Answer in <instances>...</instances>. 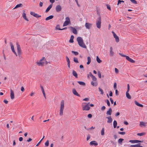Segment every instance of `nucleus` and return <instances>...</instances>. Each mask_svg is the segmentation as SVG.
I'll use <instances>...</instances> for the list:
<instances>
[{
    "label": "nucleus",
    "mask_w": 147,
    "mask_h": 147,
    "mask_svg": "<svg viewBox=\"0 0 147 147\" xmlns=\"http://www.w3.org/2000/svg\"><path fill=\"white\" fill-rule=\"evenodd\" d=\"M109 95L110 96H113V93L111 91H110Z\"/></svg>",
    "instance_id": "052dcab7"
},
{
    "label": "nucleus",
    "mask_w": 147,
    "mask_h": 147,
    "mask_svg": "<svg viewBox=\"0 0 147 147\" xmlns=\"http://www.w3.org/2000/svg\"><path fill=\"white\" fill-rule=\"evenodd\" d=\"M129 92L128 91H126V96L127 98L129 99H130L131 98V96L129 94Z\"/></svg>",
    "instance_id": "a878e982"
},
{
    "label": "nucleus",
    "mask_w": 147,
    "mask_h": 147,
    "mask_svg": "<svg viewBox=\"0 0 147 147\" xmlns=\"http://www.w3.org/2000/svg\"><path fill=\"white\" fill-rule=\"evenodd\" d=\"M22 5L21 3L18 4L15 7H14L13 8V9H16V8H18V7H21Z\"/></svg>",
    "instance_id": "72a5a7b5"
},
{
    "label": "nucleus",
    "mask_w": 147,
    "mask_h": 147,
    "mask_svg": "<svg viewBox=\"0 0 147 147\" xmlns=\"http://www.w3.org/2000/svg\"><path fill=\"white\" fill-rule=\"evenodd\" d=\"M121 2V3H124V2L123 1V0H118V3H117V5H118L119 4V2Z\"/></svg>",
    "instance_id": "3c124183"
},
{
    "label": "nucleus",
    "mask_w": 147,
    "mask_h": 147,
    "mask_svg": "<svg viewBox=\"0 0 147 147\" xmlns=\"http://www.w3.org/2000/svg\"><path fill=\"white\" fill-rule=\"evenodd\" d=\"M120 115V113L119 112H117L115 115V116L117 117L119 116Z\"/></svg>",
    "instance_id": "13d9d810"
},
{
    "label": "nucleus",
    "mask_w": 147,
    "mask_h": 147,
    "mask_svg": "<svg viewBox=\"0 0 147 147\" xmlns=\"http://www.w3.org/2000/svg\"><path fill=\"white\" fill-rule=\"evenodd\" d=\"M107 8L109 10H111V7L109 5H107Z\"/></svg>",
    "instance_id": "774afa93"
},
{
    "label": "nucleus",
    "mask_w": 147,
    "mask_h": 147,
    "mask_svg": "<svg viewBox=\"0 0 147 147\" xmlns=\"http://www.w3.org/2000/svg\"><path fill=\"white\" fill-rule=\"evenodd\" d=\"M110 55L111 56H113L114 55V52H113V49L111 47H110Z\"/></svg>",
    "instance_id": "c85d7f7f"
},
{
    "label": "nucleus",
    "mask_w": 147,
    "mask_h": 147,
    "mask_svg": "<svg viewBox=\"0 0 147 147\" xmlns=\"http://www.w3.org/2000/svg\"><path fill=\"white\" fill-rule=\"evenodd\" d=\"M106 102H107V104L108 106L109 107L110 106V103L109 101V100H107Z\"/></svg>",
    "instance_id": "09e8293b"
},
{
    "label": "nucleus",
    "mask_w": 147,
    "mask_h": 147,
    "mask_svg": "<svg viewBox=\"0 0 147 147\" xmlns=\"http://www.w3.org/2000/svg\"><path fill=\"white\" fill-rule=\"evenodd\" d=\"M140 144H138L136 145H131L130 146V147H143L142 146L140 145Z\"/></svg>",
    "instance_id": "cd10ccee"
},
{
    "label": "nucleus",
    "mask_w": 147,
    "mask_h": 147,
    "mask_svg": "<svg viewBox=\"0 0 147 147\" xmlns=\"http://www.w3.org/2000/svg\"><path fill=\"white\" fill-rule=\"evenodd\" d=\"M71 52L74 53L75 55H78V52L74 51H72Z\"/></svg>",
    "instance_id": "a19ab883"
},
{
    "label": "nucleus",
    "mask_w": 147,
    "mask_h": 147,
    "mask_svg": "<svg viewBox=\"0 0 147 147\" xmlns=\"http://www.w3.org/2000/svg\"><path fill=\"white\" fill-rule=\"evenodd\" d=\"M113 36L115 38V40L117 42H118L119 41V38L118 36H117L115 33L113 31L112 32Z\"/></svg>",
    "instance_id": "6e6552de"
},
{
    "label": "nucleus",
    "mask_w": 147,
    "mask_h": 147,
    "mask_svg": "<svg viewBox=\"0 0 147 147\" xmlns=\"http://www.w3.org/2000/svg\"><path fill=\"white\" fill-rule=\"evenodd\" d=\"M128 61L130 62H131L132 63H134L135 62V61L134 60L131 59L130 58L129 60Z\"/></svg>",
    "instance_id": "c03bdc74"
},
{
    "label": "nucleus",
    "mask_w": 147,
    "mask_h": 147,
    "mask_svg": "<svg viewBox=\"0 0 147 147\" xmlns=\"http://www.w3.org/2000/svg\"><path fill=\"white\" fill-rule=\"evenodd\" d=\"M96 60L97 62L99 63H100L102 62V61L100 60L98 56L96 57Z\"/></svg>",
    "instance_id": "f704fd0d"
},
{
    "label": "nucleus",
    "mask_w": 147,
    "mask_h": 147,
    "mask_svg": "<svg viewBox=\"0 0 147 147\" xmlns=\"http://www.w3.org/2000/svg\"><path fill=\"white\" fill-rule=\"evenodd\" d=\"M115 72L116 74H118L119 72L117 68H115Z\"/></svg>",
    "instance_id": "5fc2aeb1"
},
{
    "label": "nucleus",
    "mask_w": 147,
    "mask_h": 147,
    "mask_svg": "<svg viewBox=\"0 0 147 147\" xmlns=\"http://www.w3.org/2000/svg\"><path fill=\"white\" fill-rule=\"evenodd\" d=\"M77 40L79 45L81 47H83V39L81 37H78L77 38Z\"/></svg>",
    "instance_id": "20e7f679"
},
{
    "label": "nucleus",
    "mask_w": 147,
    "mask_h": 147,
    "mask_svg": "<svg viewBox=\"0 0 147 147\" xmlns=\"http://www.w3.org/2000/svg\"><path fill=\"white\" fill-rule=\"evenodd\" d=\"M89 103V102H88V104L86 105L83 107V110H85L86 111H88L89 110L90 108L88 105Z\"/></svg>",
    "instance_id": "2eb2a0df"
},
{
    "label": "nucleus",
    "mask_w": 147,
    "mask_h": 147,
    "mask_svg": "<svg viewBox=\"0 0 147 147\" xmlns=\"http://www.w3.org/2000/svg\"><path fill=\"white\" fill-rule=\"evenodd\" d=\"M40 87H41V90H42V94H43V96H44V97L45 98V99H46V94H45V92L44 88L42 86H40Z\"/></svg>",
    "instance_id": "412c9836"
},
{
    "label": "nucleus",
    "mask_w": 147,
    "mask_h": 147,
    "mask_svg": "<svg viewBox=\"0 0 147 147\" xmlns=\"http://www.w3.org/2000/svg\"><path fill=\"white\" fill-rule=\"evenodd\" d=\"M69 28L70 29V30L72 31V32L73 33L75 34H77L78 33L76 29L75 28L72 27L70 26L69 27Z\"/></svg>",
    "instance_id": "1a4fd4ad"
},
{
    "label": "nucleus",
    "mask_w": 147,
    "mask_h": 147,
    "mask_svg": "<svg viewBox=\"0 0 147 147\" xmlns=\"http://www.w3.org/2000/svg\"><path fill=\"white\" fill-rule=\"evenodd\" d=\"M30 14L34 16V17L38 18L41 17V16H39L37 14L35 13L34 12L31 11L30 12Z\"/></svg>",
    "instance_id": "9d476101"
},
{
    "label": "nucleus",
    "mask_w": 147,
    "mask_h": 147,
    "mask_svg": "<svg viewBox=\"0 0 147 147\" xmlns=\"http://www.w3.org/2000/svg\"><path fill=\"white\" fill-rule=\"evenodd\" d=\"M89 100V99L88 98H86L84 99L83 100H84L86 101H88Z\"/></svg>",
    "instance_id": "680f3d73"
},
{
    "label": "nucleus",
    "mask_w": 147,
    "mask_h": 147,
    "mask_svg": "<svg viewBox=\"0 0 147 147\" xmlns=\"http://www.w3.org/2000/svg\"><path fill=\"white\" fill-rule=\"evenodd\" d=\"M74 36L73 35H71L70 37V40H69V42L70 43H73L74 42Z\"/></svg>",
    "instance_id": "c756f323"
},
{
    "label": "nucleus",
    "mask_w": 147,
    "mask_h": 147,
    "mask_svg": "<svg viewBox=\"0 0 147 147\" xmlns=\"http://www.w3.org/2000/svg\"><path fill=\"white\" fill-rule=\"evenodd\" d=\"M105 109V106H102L101 108V110L102 111L104 110Z\"/></svg>",
    "instance_id": "4d7b16f0"
},
{
    "label": "nucleus",
    "mask_w": 147,
    "mask_h": 147,
    "mask_svg": "<svg viewBox=\"0 0 147 147\" xmlns=\"http://www.w3.org/2000/svg\"><path fill=\"white\" fill-rule=\"evenodd\" d=\"M130 1L132 3H133L134 4H137V1L135 0H130Z\"/></svg>",
    "instance_id": "49530a36"
},
{
    "label": "nucleus",
    "mask_w": 147,
    "mask_h": 147,
    "mask_svg": "<svg viewBox=\"0 0 147 147\" xmlns=\"http://www.w3.org/2000/svg\"><path fill=\"white\" fill-rule=\"evenodd\" d=\"M106 118L108 119V120L107 121V123H112L113 119L111 116H109V117H107Z\"/></svg>",
    "instance_id": "f8f14e48"
},
{
    "label": "nucleus",
    "mask_w": 147,
    "mask_h": 147,
    "mask_svg": "<svg viewBox=\"0 0 147 147\" xmlns=\"http://www.w3.org/2000/svg\"><path fill=\"white\" fill-rule=\"evenodd\" d=\"M17 46V50L18 55H20L22 54V51L20 48V45L18 44V43H16Z\"/></svg>",
    "instance_id": "39448f33"
},
{
    "label": "nucleus",
    "mask_w": 147,
    "mask_h": 147,
    "mask_svg": "<svg viewBox=\"0 0 147 147\" xmlns=\"http://www.w3.org/2000/svg\"><path fill=\"white\" fill-rule=\"evenodd\" d=\"M56 29L57 30H61V29L59 28V25H57L56 27Z\"/></svg>",
    "instance_id": "8fccbe9b"
},
{
    "label": "nucleus",
    "mask_w": 147,
    "mask_h": 147,
    "mask_svg": "<svg viewBox=\"0 0 147 147\" xmlns=\"http://www.w3.org/2000/svg\"><path fill=\"white\" fill-rule=\"evenodd\" d=\"M10 45L11 46V49L12 51V52L14 53L16 55V56H17V55L15 51L14 47L13 44V43L11 42H10Z\"/></svg>",
    "instance_id": "0eeeda50"
},
{
    "label": "nucleus",
    "mask_w": 147,
    "mask_h": 147,
    "mask_svg": "<svg viewBox=\"0 0 147 147\" xmlns=\"http://www.w3.org/2000/svg\"><path fill=\"white\" fill-rule=\"evenodd\" d=\"M72 74L76 78H78V74L74 70H73L72 71Z\"/></svg>",
    "instance_id": "bb28decb"
},
{
    "label": "nucleus",
    "mask_w": 147,
    "mask_h": 147,
    "mask_svg": "<svg viewBox=\"0 0 147 147\" xmlns=\"http://www.w3.org/2000/svg\"><path fill=\"white\" fill-rule=\"evenodd\" d=\"M88 117L89 118H91L92 117V115L91 114H89L88 115Z\"/></svg>",
    "instance_id": "e2e57ef3"
},
{
    "label": "nucleus",
    "mask_w": 147,
    "mask_h": 147,
    "mask_svg": "<svg viewBox=\"0 0 147 147\" xmlns=\"http://www.w3.org/2000/svg\"><path fill=\"white\" fill-rule=\"evenodd\" d=\"M92 80H93V81H94V82H96V81H97V78H96L95 77V76H93L92 77Z\"/></svg>",
    "instance_id": "4c0bfd02"
},
{
    "label": "nucleus",
    "mask_w": 147,
    "mask_h": 147,
    "mask_svg": "<svg viewBox=\"0 0 147 147\" xmlns=\"http://www.w3.org/2000/svg\"><path fill=\"white\" fill-rule=\"evenodd\" d=\"M10 97L12 100H13L14 98V92L12 89H10Z\"/></svg>",
    "instance_id": "dca6fc26"
},
{
    "label": "nucleus",
    "mask_w": 147,
    "mask_h": 147,
    "mask_svg": "<svg viewBox=\"0 0 147 147\" xmlns=\"http://www.w3.org/2000/svg\"><path fill=\"white\" fill-rule=\"evenodd\" d=\"M101 18L100 15H99V16L98 19L96 21V24L97 27L99 29L101 27Z\"/></svg>",
    "instance_id": "f03ea898"
},
{
    "label": "nucleus",
    "mask_w": 147,
    "mask_h": 147,
    "mask_svg": "<svg viewBox=\"0 0 147 147\" xmlns=\"http://www.w3.org/2000/svg\"><path fill=\"white\" fill-rule=\"evenodd\" d=\"M91 84V85L93 86H96L98 85V83L96 82L92 81Z\"/></svg>",
    "instance_id": "b1692460"
},
{
    "label": "nucleus",
    "mask_w": 147,
    "mask_h": 147,
    "mask_svg": "<svg viewBox=\"0 0 147 147\" xmlns=\"http://www.w3.org/2000/svg\"><path fill=\"white\" fill-rule=\"evenodd\" d=\"M19 141L20 142L22 141L23 140V138L22 137L19 138Z\"/></svg>",
    "instance_id": "bf43d9fd"
},
{
    "label": "nucleus",
    "mask_w": 147,
    "mask_h": 147,
    "mask_svg": "<svg viewBox=\"0 0 147 147\" xmlns=\"http://www.w3.org/2000/svg\"><path fill=\"white\" fill-rule=\"evenodd\" d=\"M92 26L91 24L88 23H86L85 24V26L86 29H90Z\"/></svg>",
    "instance_id": "ddd939ff"
},
{
    "label": "nucleus",
    "mask_w": 147,
    "mask_h": 147,
    "mask_svg": "<svg viewBox=\"0 0 147 147\" xmlns=\"http://www.w3.org/2000/svg\"><path fill=\"white\" fill-rule=\"evenodd\" d=\"M145 133L142 132L141 133H138L137 135L138 136H142L145 135Z\"/></svg>",
    "instance_id": "e433bc0d"
},
{
    "label": "nucleus",
    "mask_w": 147,
    "mask_h": 147,
    "mask_svg": "<svg viewBox=\"0 0 147 147\" xmlns=\"http://www.w3.org/2000/svg\"><path fill=\"white\" fill-rule=\"evenodd\" d=\"M65 19L66 20L64 22L63 24V26H67L70 22L69 18V17H66Z\"/></svg>",
    "instance_id": "423d86ee"
},
{
    "label": "nucleus",
    "mask_w": 147,
    "mask_h": 147,
    "mask_svg": "<svg viewBox=\"0 0 147 147\" xmlns=\"http://www.w3.org/2000/svg\"><path fill=\"white\" fill-rule=\"evenodd\" d=\"M117 88V84L116 82H115L114 84V88L115 89H116Z\"/></svg>",
    "instance_id": "864d4df0"
},
{
    "label": "nucleus",
    "mask_w": 147,
    "mask_h": 147,
    "mask_svg": "<svg viewBox=\"0 0 147 147\" xmlns=\"http://www.w3.org/2000/svg\"><path fill=\"white\" fill-rule=\"evenodd\" d=\"M66 61L67 63V65L69 68L70 67V61L68 57L67 56H66Z\"/></svg>",
    "instance_id": "aec40b11"
},
{
    "label": "nucleus",
    "mask_w": 147,
    "mask_h": 147,
    "mask_svg": "<svg viewBox=\"0 0 147 147\" xmlns=\"http://www.w3.org/2000/svg\"><path fill=\"white\" fill-rule=\"evenodd\" d=\"M45 61L44 57H43V58L41 59L39 61L37 62L36 63L39 66H42L44 65Z\"/></svg>",
    "instance_id": "7ed1b4c3"
},
{
    "label": "nucleus",
    "mask_w": 147,
    "mask_h": 147,
    "mask_svg": "<svg viewBox=\"0 0 147 147\" xmlns=\"http://www.w3.org/2000/svg\"><path fill=\"white\" fill-rule=\"evenodd\" d=\"M123 140V139L120 138L118 140V142L119 143H121Z\"/></svg>",
    "instance_id": "79ce46f5"
},
{
    "label": "nucleus",
    "mask_w": 147,
    "mask_h": 147,
    "mask_svg": "<svg viewBox=\"0 0 147 147\" xmlns=\"http://www.w3.org/2000/svg\"><path fill=\"white\" fill-rule=\"evenodd\" d=\"M112 111L111 109L110 108L109 110L107 112L106 114L107 115H111V114Z\"/></svg>",
    "instance_id": "5701e85b"
},
{
    "label": "nucleus",
    "mask_w": 147,
    "mask_h": 147,
    "mask_svg": "<svg viewBox=\"0 0 147 147\" xmlns=\"http://www.w3.org/2000/svg\"><path fill=\"white\" fill-rule=\"evenodd\" d=\"M101 134L102 136H103L105 134L104 133V128H103L101 131Z\"/></svg>",
    "instance_id": "c9c22d12"
},
{
    "label": "nucleus",
    "mask_w": 147,
    "mask_h": 147,
    "mask_svg": "<svg viewBox=\"0 0 147 147\" xmlns=\"http://www.w3.org/2000/svg\"><path fill=\"white\" fill-rule=\"evenodd\" d=\"M98 77L99 78H100L101 77V73L99 71H98Z\"/></svg>",
    "instance_id": "37998d69"
},
{
    "label": "nucleus",
    "mask_w": 147,
    "mask_h": 147,
    "mask_svg": "<svg viewBox=\"0 0 147 147\" xmlns=\"http://www.w3.org/2000/svg\"><path fill=\"white\" fill-rule=\"evenodd\" d=\"M98 89L99 91L100 92V94L102 95H103L104 93L103 90L99 87L98 88Z\"/></svg>",
    "instance_id": "58836bf2"
},
{
    "label": "nucleus",
    "mask_w": 147,
    "mask_h": 147,
    "mask_svg": "<svg viewBox=\"0 0 147 147\" xmlns=\"http://www.w3.org/2000/svg\"><path fill=\"white\" fill-rule=\"evenodd\" d=\"M88 76H91V78L93 76V75L92 74L91 72H89V74L88 75Z\"/></svg>",
    "instance_id": "6e6d98bb"
},
{
    "label": "nucleus",
    "mask_w": 147,
    "mask_h": 147,
    "mask_svg": "<svg viewBox=\"0 0 147 147\" xmlns=\"http://www.w3.org/2000/svg\"><path fill=\"white\" fill-rule=\"evenodd\" d=\"M64 107V101L63 100H62L60 103V109L59 111V115L62 116L63 114V111Z\"/></svg>",
    "instance_id": "f257e3e1"
},
{
    "label": "nucleus",
    "mask_w": 147,
    "mask_h": 147,
    "mask_svg": "<svg viewBox=\"0 0 147 147\" xmlns=\"http://www.w3.org/2000/svg\"><path fill=\"white\" fill-rule=\"evenodd\" d=\"M127 91L129 92V89H130V87H129V84H127Z\"/></svg>",
    "instance_id": "603ef678"
},
{
    "label": "nucleus",
    "mask_w": 147,
    "mask_h": 147,
    "mask_svg": "<svg viewBox=\"0 0 147 147\" xmlns=\"http://www.w3.org/2000/svg\"><path fill=\"white\" fill-rule=\"evenodd\" d=\"M45 146H47L49 145V141L48 140H47L45 143Z\"/></svg>",
    "instance_id": "a18cd8bd"
},
{
    "label": "nucleus",
    "mask_w": 147,
    "mask_h": 147,
    "mask_svg": "<svg viewBox=\"0 0 147 147\" xmlns=\"http://www.w3.org/2000/svg\"><path fill=\"white\" fill-rule=\"evenodd\" d=\"M34 94L35 93L34 92H32L30 94V96H33Z\"/></svg>",
    "instance_id": "0e129e2a"
},
{
    "label": "nucleus",
    "mask_w": 147,
    "mask_h": 147,
    "mask_svg": "<svg viewBox=\"0 0 147 147\" xmlns=\"http://www.w3.org/2000/svg\"><path fill=\"white\" fill-rule=\"evenodd\" d=\"M53 15L50 16L45 18V20L47 21L50 19H51L53 18Z\"/></svg>",
    "instance_id": "393cba45"
},
{
    "label": "nucleus",
    "mask_w": 147,
    "mask_h": 147,
    "mask_svg": "<svg viewBox=\"0 0 147 147\" xmlns=\"http://www.w3.org/2000/svg\"><path fill=\"white\" fill-rule=\"evenodd\" d=\"M3 102L6 104H7L8 102V101L6 100H4Z\"/></svg>",
    "instance_id": "338daca9"
},
{
    "label": "nucleus",
    "mask_w": 147,
    "mask_h": 147,
    "mask_svg": "<svg viewBox=\"0 0 147 147\" xmlns=\"http://www.w3.org/2000/svg\"><path fill=\"white\" fill-rule=\"evenodd\" d=\"M140 126H146V123L143 122H140Z\"/></svg>",
    "instance_id": "7c9ffc66"
},
{
    "label": "nucleus",
    "mask_w": 147,
    "mask_h": 147,
    "mask_svg": "<svg viewBox=\"0 0 147 147\" xmlns=\"http://www.w3.org/2000/svg\"><path fill=\"white\" fill-rule=\"evenodd\" d=\"M129 142L132 143H138L139 142H142L143 141L138 140H129Z\"/></svg>",
    "instance_id": "f3484780"
},
{
    "label": "nucleus",
    "mask_w": 147,
    "mask_h": 147,
    "mask_svg": "<svg viewBox=\"0 0 147 147\" xmlns=\"http://www.w3.org/2000/svg\"><path fill=\"white\" fill-rule=\"evenodd\" d=\"M90 145L91 146L94 145L95 146H96L98 145V144L96 141H92L90 142Z\"/></svg>",
    "instance_id": "4468645a"
},
{
    "label": "nucleus",
    "mask_w": 147,
    "mask_h": 147,
    "mask_svg": "<svg viewBox=\"0 0 147 147\" xmlns=\"http://www.w3.org/2000/svg\"><path fill=\"white\" fill-rule=\"evenodd\" d=\"M62 9L60 5H57L56 6L55 9L57 12H59L61 11Z\"/></svg>",
    "instance_id": "9b49d317"
},
{
    "label": "nucleus",
    "mask_w": 147,
    "mask_h": 147,
    "mask_svg": "<svg viewBox=\"0 0 147 147\" xmlns=\"http://www.w3.org/2000/svg\"><path fill=\"white\" fill-rule=\"evenodd\" d=\"M88 62L87 63V65H89L90 63L91 60V58L90 57H88L87 58Z\"/></svg>",
    "instance_id": "473e14b6"
},
{
    "label": "nucleus",
    "mask_w": 147,
    "mask_h": 147,
    "mask_svg": "<svg viewBox=\"0 0 147 147\" xmlns=\"http://www.w3.org/2000/svg\"><path fill=\"white\" fill-rule=\"evenodd\" d=\"M72 92L74 95L78 96H80L79 94L77 92V91H76L75 89L74 88L73 89Z\"/></svg>",
    "instance_id": "6ab92c4d"
},
{
    "label": "nucleus",
    "mask_w": 147,
    "mask_h": 147,
    "mask_svg": "<svg viewBox=\"0 0 147 147\" xmlns=\"http://www.w3.org/2000/svg\"><path fill=\"white\" fill-rule=\"evenodd\" d=\"M118 133L119 134L123 135L125 134V132H119Z\"/></svg>",
    "instance_id": "de8ad7c7"
},
{
    "label": "nucleus",
    "mask_w": 147,
    "mask_h": 147,
    "mask_svg": "<svg viewBox=\"0 0 147 147\" xmlns=\"http://www.w3.org/2000/svg\"><path fill=\"white\" fill-rule=\"evenodd\" d=\"M74 61L76 63H78V59L76 57H74L73 59Z\"/></svg>",
    "instance_id": "ea45409f"
},
{
    "label": "nucleus",
    "mask_w": 147,
    "mask_h": 147,
    "mask_svg": "<svg viewBox=\"0 0 147 147\" xmlns=\"http://www.w3.org/2000/svg\"><path fill=\"white\" fill-rule=\"evenodd\" d=\"M117 123L116 120H114L113 122V127L114 128H115L117 127Z\"/></svg>",
    "instance_id": "2f4dec72"
},
{
    "label": "nucleus",
    "mask_w": 147,
    "mask_h": 147,
    "mask_svg": "<svg viewBox=\"0 0 147 147\" xmlns=\"http://www.w3.org/2000/svg\"><path fill=\"white\" fill-rule=\"evenodd\" d=\"M21 90L22 92H23L24 90V88L23 86H22L21 88Z\"/></svg>",
    "instance_id": "69168bd1"
},
{
    "label": "nucleus",
    "mask_w": 147,
    "mask_h": 147,
    "mask_svg": "<svg viewBox=\"0 0 147 147\" xmlns=\"http://www.w3.org/2000/svg\"><path fill=\"white\" fill-rule=\"evenodd\" d=\"M23 14H22V17L26 21H28V20L26 16V14L25 13V11L24 10L23 11Z\"/></svg>",
    "instance_id": "a211bd4d"
},
{
    "label": "nucleus",
    "mask_w": 147,
    "mask_h": 147,
    "mask_svg": "<svg viewBox=\"0 0 147 147\" xmlns=\"http://www.w3.org/2000/svg\"><path fill=\"white\" fill-rule=\"evenodd\" d=\"M52 6L53 4H52L50 5L46 9L45 11L46 12H48L49 11L50 9L52 8Z\"/></svg>",
    "instance_id": "4be33fe9"
}]
</instances>
